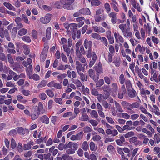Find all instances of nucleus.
Masks as SVG:
<instances>
[{
    "instance_id": "423d86ee",
    "label": "nucleus",
    "mask_w": 160,
    "mask_h": 160,
    "mask_svg": "<svg viewBox=\"0 0 160 160\" xmlns=\"http://www.w3.org/2000/svg\"><path fill=\"white\" fill-rule=\"evenodd\" d=\"M63 25L65 28L67 30L70 28L71 30H72V31L74 32L77 30V26L76 24L74 23H71L68 24V23H64Z\"/></svg>"
},
{
    "instance_id": "f257e3e1",
    "label": "nucleus",
    "mask_w": 160,
    "mask_h": 160,
    "mask_svg": "<svg viewBox=\"0 0 160 160\" xmlns=\"http://www.w3.org/2000/svg\"><path fill=\"white\" fill-rule=\"evenodd\" d=\"M92 43L91 41L87 39L84 40L83 46L80 47L81 52L82 54H85L88 58H90L92 56Z\"/></svg>"
},
{
    "instance_id": "39448f33",
    "label": "nucleus",
    "mask_w": 160,
    "mask_h": 160,
    "mask_svg": "<svg viewBox=\"0 0 160 160\" xmlns=\"http://www.w3.org/2000/svg\"><path fill=\"white\" fill-rule=\"evenodd\" d=\"M88 73L91 78L93 79L95 82H96L98 81L99 78V75L97 74V76H95L94 72L93 69H90L88 71Z\"/></svg>"
},
{
    "instance_id": "4d7b16f0",
    "label": "nucleus",
    "mask_w": 160,
    "mask_h": 160,
    "mask_svg": "<svg viewBox=\"0 0 160 160\" xmlns=\"http://www.w3.org/2000/svg\"><path fill=\"white\" fill-rule=\"evenodd\" d=\"M83 133L82 132H80L76 135L77 140H80L82 139L83 137Z\"/></svg>"
},
{
    "instance_id": "a18cd8bd",
    "label": "nucleus",
    "mask_w": 160,
    "mask_h": 160,
    "mask_svg": "<svg viewBox=\"0 0 160 160\" xmlns=\"http://www.w3.org/2000/svg\"><path fill=\"white\" fill-rule=\"evenodd\" d=\"M22 20L26 23L29 24L30 23L27 17L24 14H22Z\"/></svg>"
},
{
    "instance_id": "f3484780",
    "label": "nucleus",
    "mask_w": 160,
    "mask_h": 160,
    "mask_svg": "<svg viewBox=\"0 0 160 160\" xmlns=\"http://www.w3.org/2000/svg\"><path fill=\"white\" fill-rule=\"evenodd\" d=\"M114 103L116 108L118 112H122L124 111L118 102L114 101Z\"/></svg>"
},
{
    "instance_id": "ea45409f",
    "label": "nucleus",
    "mask_w": 160,
    "mask_h": 160,
    "mask_svg": "<svg viewBox=\"0 0 160 160\" xmlns=\"http://www.w3.org/2000/svg\"><path fill=\"white\" fill-rule=\"evenodd\" d=\"M22 39L27 43H29L31 42L30 37L28 36H24L22 37Z\"/></svg>"
},
{
    "instance_id": "3c124183",
    "label": "nucleus",
    "mask_w": 160,
    "mask_h": 160,
    "mask_svg": "<svg viewBox=\"0 0 160 160\" xmlns=\"http://www.w3.org/2000/svg\"><path fill=\"white\" fill-rule=\"evenodd\" d=\"M134 133L132 131H130L127 132L124 135V136L126 138H128L134 136Z\"/></svg>"
},
{
    "instance_id": "e433bc0d",
    "label": "nucleus",
    "mask_w": 160,
    "mask_h": 160,
    "mask_svg": "<svg viewBox=\"0 0 160 160\" xmlns=\"http://www.w3.org/2000/svg\"><path fill=\"white\" fill-rule=\"evenodd\" d=\"M102 106L105 108H110V104H109L108 102L106 100H103L102 102Z\"/></svg>"
},
{
    "instance_id": "de8ad7c7",
    "label": "nucleus",
    "mask_w": 160,
    "mask_h": 160,
    "mask_svg": "<svg viewBox=\"0 0 160 160\" xmlns=\"http://www.w3.org/2000/svg\"><path fill=\"white\" fill-rule=\"evenodd\" d=\"M92 37L97 40H100L101 39V37L98 34L96 33H92L91 34Z\"/></svg>"
},
{
    "instance_id": "69168bd1",
    "label": "nucleus",
    "mask_w": 160,
    "mask_h": 160,
    "mask_svg": "<svg viewBox=\"0 0 160 160\" xmlns=\"http://www.w3.org/2000/svg\"><path fill=\"white\" fill-rule=\"evenodd\" d=\"M54 87L56 89H60L62 88V86L61 84L59 83L55 82Z\"/></svg>"
},
{
    "instance_id": "1a4fd4ad",
    "label": "nucleus",
    "mask_w": 160,
    "mask_h": 160,
    "mask_svg": "<svg viewBox=\"0 0 160 160\" xmlns=\"http://www.w3.org/2000/svg\"><path fill=\"white\" fill-rule=\"evenodd\" d=\"M82 53H79L76 54L78 58V60L82 63H84V66H85L87 64V62H86V59L81 54Z\"/></svg>"
},
{
    "instance_id": "f8f14e48",
    "label": "nucleus",
    "mask_w": 160,
    "mask_h": 160,
    "mask_svg": "<svg viewBox=\"0 0 160 160\" xmlns=\"http://www.w3.org/2000/svg\"><path fill=\"white\" fill-rule=\"evenodd\" d=\"M31 74L30 72H27V74L30 79H32L35 81H38L40 80V78L38 75L34 73L32 75Z\"/></svg>"
},
{
    "instance_id": "052dcab7",
    "label": "nucleus",
    "mask_w": 160,
    "mask_h": 160,
    "mask_svg": "<svg viewBox=\"0 0 160 160\" xmlns=\"http://www.w3.org/2000/svg\"><path fill=\"white\" fill-rule=\"evenodd\" d=\"M126 27L127 26L125 24H122L119 26V28L122 31V32L125 30V29H126Z\"/></svg>"
},
{
    "instance_id": "412c9836",
    "label": "nucleus",
    "mask_w": 160,
    "mask_h": 160,
    "mask_svg": "<svg viewBox=\"0 0 160 160\" xmlns=\"http://www.w3.org/2000/svg\"><path fill=\"white\" fill-rule=\"evenodd\" d=\"M82 44L81 41H79L77 42L75 45V50L76 51V54L81 53L80 50H79V48L80 45Z\"/></svg>"
},
{
    "instance_id": "a19ab883",
    "label": "nucleus",
    "mask_w": 160,
    "mask_h": 160,
    "mask_svg": "<svg viewBox=\"0 0 160 160\" xmlns=\"http://www.w3.org/2000/svg\"><path fill=\"white\" fill-rule=\"evenodd\" d=\"M100 3V2L98 0H92L91 1V4L92 6H98Z\"/></svg>"
},
{
    "instance_id": "09e8293b",
    "label": "nucleus",
    "mask_w": 160,
    "mask_h": 160,
    "mask_svg": "<svg viewBox=\"0 0 160 160\" xmlns=\"http://www.w3.org/2000/svg\"><path fill=\"white\" fill-rule=\"evenodd\" d=\"M17 145L16 141L13 138L11 139V147L12 149H14Z\"/></svg>"
},
{
    "instance_id": "cd10ccee",
    "label": "nucleus",
    "mask_w": 160,
    "mask_h": 160,
    "mask_svg": "<svg viewBox=\"0 0 160 160\" xmlns=\"http://www.w3.org/2000/svg\"><path fill=\"white\" fill-rule=\"evenodd\" d=\"M82 72L78 73L80 76V79L83 82L87 81V76L85 75Z\"/></svg>"
},
{
    "instance_id": "f704fd0d",
    "label": "nucleus",
    "mask_w": 160,
    "mask_h": 160,
    "mask_svg": "<svg viewBox=\"0 0 160 160\" xmlns=\"http://www.w3.org/2000/svg\"><path fill=\"white\" fill-rule=\"evenodd\" d=\"M82 148L85 151H86L88 148V143L87 141L83 142L82 146Z\"/></svg>"
},
{
    "instance_id": "c85d7f7f",
    "label": "nucleus",
    "mask_w": 160,
    "mask_h": 160,
    "mask_svg": "<svg viewBox=\"0 0 160 160\" xmlns=\"http://www.w3.org/2000/svg\"><path fill=\"white\" fill-rule=\"evenodd\" d=\"M44 157L45 160H53V157L52 156H51L50 153L44 154Z\"/></svg>"
},
{
    "instance_id": "0e129e2a",
    "label": "nucleus",
    "mask_w": 160,
    "mask_h": 160,
    "mask_svg": "<svg viewBox=\"0 0 160 160\" xmlns=\"http://www.w3.org/2000/svg\"><path fill=\"white\" fill-rule=\"evenodd\" d=\"M116 41L117 42H118L119 41L120 42L122 43L124 42V39L118 33L117 40L116 39Z\"/></svg>"
},
{
    "instance_id": "bf43d9fd",
    "label": "nucleus",
    "mask_w": 160,
    "mask_h": 160,
    "mask_svg": "<svg viewBox=\"0 0 160 160\" xmlns=\"http://www.w3.org/2000/svg\"><path fill=\"white\" fill-rule=\"evenodd\" d=\"M72 82L74 84H76L77 86L79 87L81 86V83L79 80L78 79L74 80L73 79H72Z\"/></svg>"
},
{
    "instance_id": "338daca9",
    "label": "nucleus",
    "mask_w": 160,
    "mask_h": 160,
    "mask_svg": "<svg viewBox=\"0 0 160 160\" xmlns=\"http://www.w3.org/2000/svg\"><path fill=\"white\" fill-rule=\"evenodd\" d=\"M106 119L109 123L111 124H113L114 123V121L111 117L107 116L106 117Z\"/></svg>"
},
{
    "instance_id": "393cba45",
    "label": "nucleus",
    "mask_w": 160,
    "mask_h": 160,
    "mask_svg": "<svg viewBox=\"0 0 160 160\" xmlns=\"http://www.w3.org/2000/svg\"><path fill=\"white\" fill-rule=\"evenodd\" d=\"M51 28L50 27H48L46 29V36L48 40H49L51 37Z\"/></svg>"
},
{
    "instance_id": "c9c22d12",
    "label": "nucleus",
    "mask_w": 160,
    "mask_h": 160,
    "mask_svg": "<svg viewBox=\"0 0 160 160\" xmlns=\"http://www.w3.org/2000/svg\"><path fill=\"white\" fill-rule=\"evenodd\" d=\"M24 49V52L25 54L28 55L29 53V49L28 46L26 44L22 46Z\"/></svg>"
},
{
    "instance_id": "58836bf2",
    "label": "nucleus",
    "mask_w": 160,
    "mask_h": 160,
    "mask_svg": "<svg viewBox=\"0 0 160 160\" xmlns=\"http://www.w3.org/2000/svg\"><path fill=\"white\" fill-rule=\"evenodd\" d=\"M16 129H17L18 133L20 135H23L25 134L24 129L22 127H18Z\"/></svg>"
},
{
    "instance_id": "603ef678",
    "label": "nucleus",
    "mask_w": 160,
    "mask_h": 160,
    "mask_svg": "<svg viewBox=\"0 0 160 160\" xmlns=\"http://www.w3.org/2000/svg\"><path fill=\"white\" fill-rule=\"evenodd\" d=\"M8 60L11 64H13L14 63L13 60L11 55L8 54L7 55Z\"/></svg>"
},
{
    "instance_id": "72a5a7b5",
    "label": "nucleus",
    "mask_w": 160,
    "mask_h": 160,
    "mask_svg": "<svg viewBox=\"0 0 160 160\" xmlns=\"http://www.w3.org/2000/svg\"><path fill=\"white\" fill-rule=\"evenodd\" d=\"M8 72L9 74L8 75V79H9L10 80H11L16 73L11 70H9Z\"/></svg>"
},
{
    "instance_id": "13d9d810",
    "label": "nucleus",
    "mask_w": 160,
    "mask_h": 160,
    "mask_svg": "<svg viewBox=\"0 0 160 160\" xmlns=\"http://www.w3.org/2000/svg\"><path fill=\"white\" fill-rule=\"evenodd\" d=\"M4 33L5 35L6 39L8 41H10L11 38L10 37L9 35L7 29L4 30Z\"/></svg>"
},
{
    "instance_id": "f03ea898",
    "label": "nucleus",
    "mask_w": 160,
    "mask_h": 160,
    "mask_svg": "<svg viewBox=\"0 0 160 160\" xmlns=\"http://www.w3.org/2000/svg\"><path fill=\"white\" fill-rule=\"evenodd\" d=\"M75 0H60L61 3L63 5V7L64 9L71 10L73 8L70 5L72 4Z\"/></svg>"
},
{
    "instance_id": "5fc2aeb1",
    "label": "nucleus",
    "mask_w": 160,
    "mask_h": 160,
    "mask_svg": "<svg viewBox=\"0 0 160 160\" xmlns=\"http://www.w3.org/2000/svg\"><path fill=\"white\" fill-rule=\"evenodd\" d=\"M33 152L31 151H29L26 152L24 154V156L25 158H29L32 154Z\"/></svg>"
},
{
    "instance_id": "6ab92c4d",
    "label": "nucleus",
    "mask_w": 160,
    "mask_h": 160,
    "mask_svg": "<svg viewBox=\"0 0 160 160\" xmlns=\"http://www.w3.org/2000/svg\"><path fill=\"white\" fill-rule=\"evenodd\" d=\"M41 121L43 123L48 124L49 122V119L46 115H43L40 118Z\"/></svg>"
},
{
    "instance_id": "4be33fe9",
    "label": "nucleus",
    "mask_w": 160,
    "mask_h": 160,
    "mask_svg": "<svg viewBox=\"0 0 160 160\" xmlns=\"http://www.w3.org/2000/svg\"><path fill=\"white\" fill-rule=\"evenodd\" d=\"M128 94L129 97L132 98L136 96V92L134 89L132 88V89L128 90Z\"/></svg>"
},
{
    "instance_id": "e2e57ef3",
    "label": "nucleus",
    "mask_w": 160,
    "mask_h": 160,
    "mask_svg": "<svg viewBox=\"0 0 160 160\" xmlns=\"http://www.w3.org/2000/svg\"><path fill=\"white\" fill-rule=\"evenodd\" d=\"M112 78V77H111V78H110L108 76H105L104 77V78L105 83L109 85L110 83L111 79Z\"/></svg>"
},
{
    "instance_id": "a878e982",
    "label": "nucleus",
    "mask_w": 160,
    "mask_h": 160,
    "mask_svg": "<svg viewBox=\"0 0 160 160\" xmlns=\"http://www.w3.org/2000/svg\"><path fill=\"white\" fill-rule=\"evenodd\" d=\"M108 35L107 36V38L109 40V43L111 44H113L114 43V39L113 36H111V32H107Z\"/></svg>"
},
{
    "instance_id": "473e14b6",
    "label": "nucleus",
    "mask_w": 160,
    "mask_h": 160,
    "mask_svg": "<svg viewBox=\"0 0 160 160\" xmlns=\"http://www.w3.org/2000/svg\"><path fill=\"white\" fill-rule=\"evenodd\" d=\"M125 85L128 90L132 88L131 83L129 80H126Z\"/></svg>"
},
{
    "instance_id": "0eeeda50",
    "label": "nucleus",
    "mask_w": 160,
    "mask_h": 160,
    "mask_svg": "<svg viewBox=\"0 0 160 160\" xmlns=\"http://www.w3.org/2000/svg\"><path fill=\"white\" fill-rule=\"evenodd\" d=\"M76 68L78 73L84 71V67H82L81 63L78 61H76Z\"/></svg>"
},
{
    "instance_id": "6e6d98bb",
    "label": "nucleus",
    "mask_w": 160,
    "mask_h": 160,
    "mask_svg": "<svg viewBox=\"0 0 160 160\" xmlns=\"http://www.w3.org/2000/svg\"><path fill=\"white\" fill-rule=\"evenodd\" d=\"M89 122L94 127L97 126L98 123L96 120L93 119L90 120Z\"/></svg>"
},
{
    "instance_id": "c03bdc74",
    "label": "nucleus",
    "mask_w": 160,
    "mask_h": 160,
    "mask_svg": "<svg viewBox=\"0 0 160 160\" xmlns=\"http://www.w3.org/2000/svg\"><path fill=\"white\" fill-rule=\"evenodd\" d=\"M62 158L63 160H72V156L67 154H63L62 156Z\"/></svg>"
},
{
    "instance_id": "aec40b11",
    "label": "nucleus",
    "mask_w": 160,
    "mask_h": 160,
    "mask_svg": "<svg viewBox=\"0 0 160 160\" xmlns=\"http://www.w3.org/2000/svg\"><path fill=\"white\" fill-rule=\"evenodd\" d=\"M89 119V117L86 113H81V116L79 117V120L83 121H86Z\"/></svg>"
},
{
    "instance_id": "bb28decb",
    "label": "nucleus",
    "mask_w": 160,
    "mask_h": 160,
    "mask_svg": "<svg viewBox=\"0 0 160 160\" xmlns=\"http://www.w3.org/2000/svg\"><path fill=\"white\" fill-rule=\"evenodd\" d=\"M28 32V30L25 28H22L20 29L18 32V34L22 36L26 34Z\"/></svg>"
},
{
    "instance_id": "a211bd4d",
    "label": "nucleus",
    "mask_w": 160,
    "mask_h": 160,
    "mask_svg": "<svg viewBox=\"0 0 160 160\" xmlns=\"http://www.w3.org/2000/svg\"><path fill=\"white\" fill-rule=\"evenodd\" d=\"M47 51L45 50H43L40 56V60L42 62L44 61L47 57Z\"/></svg>"
},
{
    "instance_id": "680f3d73",
    "label": "nucleus",
    "mask_w": 160,
    "mask_h": 160,
    "mask_svg": "<svg viewBox=\"0 0 160 160\" xmlns=\"http://www.w3.org/2000/svg\"><path fill=\"white\" fill-rule=\"evenodd\" d=\"M66 76V74H60L57 76V78L59 80H62V79L65 78Z\"/></svg>"
},
{
    "instance_id": "9b49d317",
    "label": "nucleus",
    "mask_w": 160,
    "mask_h": 160,
    "mask_svg": "<svg viewBox=\"0 0 160 160\" xmlns=\"http://www.w3.org/2000/svg\"><path fill=\"white\" fill-rule=\"evenodd\" d=\"M109 16L111 18V21L113 24L117 22L116 14L114 12H112L108 14Z\"/></svg>"
},
{
    "instance_id": "7ed1b4c3",
    "label": "nucleus",
    "mask_w": 160,
    "mask_h": 160,
    "mask_svg": "<svg viewBox=\"0 0 160 160\" xmlns=\"http://www.w3.org/2000/svg\"><path fill=\"white\" fill-rule=\"evenodd\" d=\"M40 113L38 110L37 106L33 108L31 111L30 116L31 118L33 120L36 119L39 117Z\"/></svg>"
},
{
    "instance_id": "774afa93",
    "label": "nucleus",
    "mask_w": 160,
    "mask_h": 160,
    "mask_svg": "<svg viewBox=\"0 0 160 160\" xmlns=\"http://www.w3.org/2000/svg\"><path fill=\"white\" fill-rule=\"evenodd\" d=\"M75 152V150L72 148H69L67 149L66 151V152L68 154H72Z\"/></svg>"
},
{
    "instance_id": "20e7f679",
    "label": "nucleus",
    "mask_w": 160,
    "mask_h": 160,
    "mask_svg": "<svg viewBox=\"0 0 160 160\" xmlns=\"http://www.w3.org/2000/svg\"><path fill=\"white\" fill-rule=\"evenodd\" d=\"M126 91L124 85H123L121 87V89L118 92V97L120 99L123 98L124 95L126 94Z\"/></svg>"
},
{
    "instance_id": "8fccbe9b",
    "label": "nucleus",
    "mask_w": 160,
    "mask_h": 160,
    "mask_svg": "<svg viewBox=\"0 0 160 160\" xmlns=\"http://www.w3.org/2000/svg\"><path fill=\"white\" fill-rule=\"evenodd\" d=\"M8 135L10 136L15 137L17 135L16 130L15 129H12L9 131Z\"/></svg>"
},
{
    "instance_id": "5701e85b",
    "label": "nucleus",
    "mask_w": 160,
    "mask_h": 160,
    "mask_svg": "<svg viewBox=\"0 0 160 160\" xmlns=\"http://www.w3.org/2000/svg\"><path fill=\"white\" fill-rule=\"evenodd\" d=\"M3 5L8 9L15 11L16 10L14 6L9 3L4 2Z\"/></svg>"
},
{
    "instance_id": "b1692460",
    "label": "nucleus",
    "mask_w": 160,
    "mask_h": 160,
    "mask_svg": "<svg viewBox=\"0 0 160 160\" xmlns=\"http://www.w3.org/2000/svg\"><path fill=\"white\" fill-rule=\"evenodd\" d=\"M70 48L68 47L67 45H64L63 46L64 51L66 52L67 56H70V55L71 50Z\"/></svg>"
},
{
    "instance_id": "2eb2a0df",
    "label": "nucleus",
    "mask_w": 160,
    "mask_h": 160,
    "mask_svg": "<svg viewBox=\"0 0 160 160\" xmlns=\"http://www.w3.org/2000/svg\"><path fill=\"white\" fill-rule=\"evenodd\" d=\"M34 143L33 141H30L27 144H25L23 145V149L24 150H28L31 149L32 146L33 145Z\"/></svg>"
},
{
    "instance_id": "49530a36",
    "label": "nucleus",
    "mask_w": 160,
    "mask_h": 160,
    "mask_svg": "<svg viewBox=\"0 0 160 160\" xmlns=\"http://www.w3.org/2000/svg\"><path fill=\"white\" fill-rule=\"evenodd\" d=\"M96 83V87H100L102 86L104 83V80L103 79H100Z\"/></svg>"
},
{
    "instance_id": "2f4dec72",
    "label": "nucleus",
    "mask_w": 160,
    "mask_h": 160,
    "mask_svg": "<svg viewBox=\"0 0 160 160\" xmlns=\"http://www.w3.org/2000/svg\"><path fill=\"white\" fill-rule=\"evenodd\" d=\"M52 5L55 8H61L62 6L59 2H54L52 4Z\"/></svg>"
},
{
    "instance_id": "9d476101",
    "label": "nucleus",
    "mask_w": 160,
    "mask_h": 160,
    "mask_svg": "<svg viewBox=\"0 0 160 160\" xmlns=\"http://www.w3.org/2000/svg\"><path fill=\"white\" fill-rule=\"evenodd\" d=\"M92 60L90 62L89 64V67H91L95 63L97 59V56L96 54V53L94 52H92Z\"/></svg>"
},
{
    "instance_id": "ddd939ff",
    "label": "nucleus",
    "mask_w": 160,
    "mask_h": 160,
    "mask_svg": "<svg viewBox=\"0 0 160 160\" xmlns=\"http://www.w3.org/2000/svg\"><path fill=\"white\" fill-rule=\"evenodd\" d=\"M94 68L96 71L98 73L100 74L103 72V69L102 68L101 63L99 62L98 64L94 67Z\"/></svg>"
},
{
    "instance_id": "4c0bfd02",
    "label": "nucleus",
    "mask_w": 160,
    "mask_h": 160,
    "mask_svg": "<svg viewBox=\"0 0 160 160\" xmlns=\"http://www.w3.org/2000/svg\"><path fill=\"white\" fill-rule=\"evenodd\" d=\"M89 145L90 149L91 151H95L97 149V146H95V143L93 142H91Z\"/></svg>"
},
{
    "instance_id": "c756f323",
    "label": "nucleus",
    "mask_w": 160,
    "mask_h": 160,
    "mask_svg": "<svg viewBox=\"0 0 160 160\" xmlns=\"http://www.w3.org/2000/svg\"><path fill=\"white\" fill-rule=\"evenodd\" d=\"M47 82L44 80L42 81L38 85V88L39 89L45 86L46 85Z\"/></svg>"
},
{
    "instance_id": "864d4df0",
    "label": "nucleus",
    "mask_w": 160,
    "mask_h": 160,
    "mask_svg": "<svg viewBox=\"0 0 160 160\" xmlns=\"http://www.w3.org/2000/svg\"><path fill=\"white\" fill-rule=\"evenodd\" d=\"M101 42L103 43L106 46L108 45V42L107 39L104 37H101V39H100Z\"/></svg>"
},
{
    "instance_id": "7c9ffc66",
    "label": "nucleus",
    "mask_w": 160,
    "mask_h": 160,
    "mask_svg": "<svg viewBox=\"0 0 160 160\" xmlns=\"http://www.w3.org/2000/svg\"><path fill=\"white\" fill-rule=\"evenodd\" d=\"M90 115L93 118H98L99 116L97 111L95 110H92L90 112Z\"/></svg>"
},
{
    "instance_id": "4468645a",
    "label": "nucleus",
    "mask_w": 160,
    "mask_h": 160,
    "mask_svg": "<svg viewBox=\"0 0 160 160\" xmlns=\"http://www.w3.org/2000/svg\"><path fill=\"white\" fill-rule=\"evenodd\" d=\"M129 28H128L122 32L123 35L124 37L128 38V37L131 38L132 36V33L130 31Z\"/></svg>"
},
{
    "instance_id": "dca6fc26",
    "label": "nucleus",
    "mask_w": 160,
    "mask_h": 160,
    "mask_svg": "<svg viewBox=\"0 0 160 160\" xmlns=\"http://www.w3.org/2000/svg\"><path fill=\"white\" fill-rule=\"evenodd\" d=\"M79 12L82 14L89 15L91 13L89 9L87 8L81 9L79 10Z\"/></svg>"
},
{
    "instance_id": "6e6552de",
    "label": "nucleus",
    "mask_w": 160,
    "mask_h": 160,
    "mask_svg": "<svg viewBox=\"0 0 160 160\" xmlns=\"http://www.w3.org/2000/svg\"><path fill=\"white\" fill-rule=\"evenodd\" d=\"M51 14H47L43 17L40 19V22L42 23L47 24L49 23L51 19Z\"/></svg>"
},
{
    "instance_id": "37998d69",
    "label": "nucleus",
    "mask_w": 160,
    "mask_h": 160,
    "mask_svg": "<svg viewBox=\"0 0 160 160\" xmlns=\"http://www.w3.org/2000/svg\"><path fill=\"white\" fill-rule=\"evenodd\" d=\"M45 92L50 97L52 98L54 96V92L51 90H47L45 91Z\"/></svg>"
},
{
    "instance_id": "79ce46f5",
    "label": "nucleus",
    "mask_w": 160,
    "mask_h": 160,
    "mask_svg": "<svg viewBox=\"0 0 160 160\" xmlns=\"http://www.w3.org/2000/svg\"><path fill=\"white\" fill-rule=\"evenodd\" d=\"M119 81L121 84H123L125 82V78L123 74H121L119 78Z\"/></svg>"
}]
</instances>
